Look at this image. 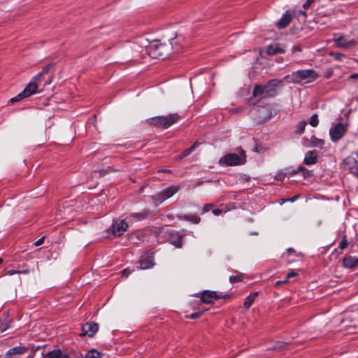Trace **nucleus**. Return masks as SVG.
<instances>
[{"mask_svg": "<svg viewBox=\"0 0 358 358\" xmlns=\"http://www.w3.org/2000/svg\"><path fill=\"white\" fill-rule=\"evenodd\" d=\"M173 48V45L170 40L169 43L154 41L147 46V52L152 58L165 59L171 55Z\"/></svg>", "mask_w": 358, "mask_h": 358, "instance_id": "nucleus-1", "label": "nucleus"}, {"mask_svg": "<svg viewBox=\"0 0 358 358\" xmlns=\"http://www.w3.org/2000/svg\"><path fill=\"white\" fill-rule=\"evenodd\" d=\"M318 77L319 74L314 69H303L293 71L285 76L284 80L294 84H308L315 81Z\"/></svg>", "mask_w": 358, "mask_h": 358, "instance_id": "nucleus-2", "label": "nucleus"}, {"mask_svg": "<svg viewBox=\"0 0 358 358\" xmlns=\"http://www.w3.org/2000/svg\"><path fill=\"white\" fill-rule=\"evenodd\" d=\"M237 153L228 154L220 159V164L225 166H237L244 164L246 162L245 151L239 148Z\"/></svg>", "mask_w": 358, "mask_h": 358, "instance_id": "nucleus-3", "label": "nucleus"}, {"mask_svg": "<svg viewBox=\"0 0 358 358\" xmlns=\"http://www.w3.org/2000/svg\"><path fill=\"white\" fill-rule=\"evenodd\" d=\"M180 116L177 113L169 114L166 116H157L147 120V122L155 127L166 129L176 122Z\"/></svg>", "mask_w": 358, "mask_h": 358, "instance_id": "nucleus-4", "label": "nucleus"}, {"mask_svg": "<svg viewBox=\"0 0 358 358\" xmlns=\"http://www.w3.org/2000/svg\"><path fill=\"white\" fill-rule=\"evenodd\" d=\"M180 189V187L177 185H173L170 186L166 189H164L159 193L156 194L153 196V199L156 203H162L167 199L171 198L172 196H173L176 193L178 192Z\"/></svg>", "mask_w": 358, "mask_h": 358, "instance_id": "nucleus-5", "label": "nucleus"}, {"mask_svg": "<svg viewBox=\"0 0 358 358\" xmlns=\"http://www.w3.org/2000/svg\"><path fill=\"white\" fill-rule=\"evenodd\" d=\"M38 89V85L36 82H30L26 87L24 89L23 91H22L18 95L10 99V101L12 102H16L22 99L27 98L30 96L31 95L34 94L36 92Z\"/></svg>", "mask_w": 358, "mask_h": 358, "instance_id": "nucleus-6", "label": "nucleus"}, {"mask_svg": "<svg viewBox=\"0 0 358 358\" xmlns=\"http://www.w3.org/2000/svg\"><path fill=\"white\" fill-rule=\"evenodd\" d=\"M197 296H199L201 301L205 303H211L214 300L222 299L224 297H229L227 295L222 296L217 294L216 292L206 290L202 293L197 294Z\"/></svg>", "mask_w": 358, "mask_h": 358, "instance_id": "nucleus-7", "label": "nucleus"}, {"mask_svg": "<svg viewBox=\"0 0 358 358\" xmlns=\"http://www.w3.org/2000/svg\"><path fill=\"white\" fill-rule=\"evenodd\" d=\"M345 131L346 129L343 123H337L329 130V135L331 141L334 142L339 141L345 134Z\"/></svg>", "mask_w": 358, "mask_h": 358, "instance_id": "nucleus-8", "label": "nucleus"}, {"mask_svg": "<svg viewBox=\"0 0 358 358\" xmlns=\"http://www.w3.org/2000/svg\"><path fill=\"white\" fill-rule=\"evenodd\" d=\"M333 41L335 43V45L340 48H349L355 45L356 41L353 39L348 40L345 36L340 34H334Z\"/></svg>", "mask_w": 358, "mask_h": 358, "instance_id": "nucleus-9", "label": "nucleus"}, {"mask_svg": "<svg viewBox=\"0 0 358 358\" xmlns=\"http://www.w3.org/2000/svg\"><path fill=\"white\" fill-rule=\"evenodd\" d=\"M128 227L127 223L124 220H117L110 227L111 233L120 236L124 234Z\"/></svg>", "mask_w": 358, "mask_h": 358, "instance_id": "nucleus-10", "label": "nucleus"}, {"mask_svg": "<svg viewBox=\"0 0 358 358\" xmlns=\"http://www.w3.org/2000/svg\"><path fill=\"white\" fill-rule=\"evenodd\" d=\"M98 329V324L93 322H87L83 326L81 335L92 337L97 332Z\"/></svg>", "mask_w": 358, "mask_h": 358, "instance_id": "nucleus-11", "label": "nucleus"}, {"mask_svg": "<svg viewBox=\"0 0 358 358\" xmlns=\"http://www.w3.org/2000/svg\"><path fill=\"white\" fill-rule=\"evenodd\" d=\"M151 214H152V213L150 210H143V211L139 212V213H131L129 215H128L126 217V220H127L128 221H131V222H139V221H142V220L146 219Z\"/></svg>", "mask_w": 358, "mask_h": 358, "instance_id": "nucleus-12", "label": "nucleus"}, {"mask_svg": "<svg viewBox=\"0 0 358 358\" xmlns=\"http://www.w3.org/2000/svg\"><path fill=\"white\" fill-rule=\"evenodd\" d=\"M282 83L281 80L273 79L269 80L266 85H265L266 87V96H273L276 94V89L277 87Z\"/></svg>", "mask_w": 358, "mask_h": 358, "instance_id": "nucleus-13", "label": "nucleus"}, {"mask_svg": "<svg viewBox=\"0 0 358 358\" xmlns=\"http://www.w3.org/2000/svg\"><path fill=\"white\" fill-rule=\"evenodd\" d=\"M169 240L176 248H180L182 247V236L178 231H170L169 233Z\"/></svg>", "mask_w": 358, "mask_h": 358, "instance_id": "nucleus-14", "label": "nucleus"}, {"mask_svg": "<svg viewBox=\"0 0 358 358\" xmlns=\"http://www.w3.org/2000/svg\"><path fill=\"white\" fill-rule=\"evenodd\" d=\"M317 162V152L316 150H310L305 154L303 164L306 165H312Z\"/></svg>", "mask_w": 358, "mask_h": 358, "instance_id": "nucleus-15", "label": "nucleus"}, {"mask_svg": "<svg viewBox=\"0 0 358 358\" xmlns=\"http://www.w3.org/2000/svg\"><path fill=\"white\" fill-rule=\"evenodd\" d=\"M292 17L291 13L288 10L286 11L276 22V27L280 29L286 27L290 23Z\"/></svg>", "mask_w": 358, "mask_h": 358, "instance_id": "nucleus-16", "label": "nucleus"}, {"mask_svg": "<svg viewBox=\"0 0 358 358\" xmlns=\"http://www.w3.org/2000/svg\"><path fill=\"white\" fill-rule=\"evenodd\" d=\"M343 164L345 167L350 170L351 172L357 171L358 162L357 159L353 157H348L343 160Z\"/></svg>", "mask_w": 358, "mask_h": 358, "instance_id": "nucleus-17", "label": "nucleus"}, {"mask_svg": "<svg viewBox=\"0 0 358 358\" xmlns=\"http://www.w3.org/2000/svg\"><path fill=\"white\" fill-rule=\"evenodd\" d=\"M358 266V258L356 257L346 256L343 259V266L346 268H354Z\"/></svg>", "mask_w": 358, "mask_h": 358, "instance_id": "nucleus-18", "label": "nucleus"}, {"mask_svg": "<svg viewBox=\"0 0 358 358\" xmlns=\"http://www.w3.org/2000/svg\"><path fill=\"white\" fill-rule=\"evenodd\" d=\"M266 52L268 55H274L276 54L285 52V49L279 43H273L267 47Z\"/></svg>", "mask_w": 358, "mask_h": 358, "instance_id": "nucleus-19", "label": "nucleus"}, {"mask_svg": "<svg viewBox=\"0 0 358 358\" xmlns=\"http://www.w3.org/2000/svg\"><path fill=\"white\" fill-rule=\"evenodd\" d=\"M154 265V258L152 256H147L142 257L139 260V268L141 269H148L152 267Z\"/></svg>", "mask_w": 358, "mask_h": 358, "instance_id": "nucleus-20", "label": "nucleus"}, {"mask_svg": "<svg viewBox=\"0 0 358 358\" xmlns=\"http://www.w3.org/2000/svg\"><path fill=\"white\" fill-rule=\"evenodd\" d=\"M28 351V348L24 346H17L10 349L6 354L7 358H10L12 355H23Z\"/></svg>", "mask_w": 358, "mask_h": 358, "instance_id": "nucleus-21", "label": "nucleus"}, {"mask_svg": "<svg viewBox=\"0 0 358 358\" xmlns=\"http://www.w3.org/2000/svg\"><path fill=\"white\" fill-rule=\"evenodd\" d=\"M176 217L179 220H183L190 222L193 224H199L201 221L200 217L195 214L192 215H177Z\"/></svg>", "mask_w": 358, "mask_h": 358, "instance_id": "nucleus-22", "label": "nucleus"}, {"mask_svg": "<svg viewBox=\"0 0 358 358\" xmlns=\"http://www.w3.org/2000/svg\"><path fill=\"white\" fill-rule=\"evenodd\" d=\"M266 91L265 85H256L253 89L252 95L255 98L266 97Z\"/></svg>", "mask_w": 358, "mask_h": 358, "instance_id": "nucleus-23", "label": "nucleus"}, {"mask_svg": "<svg viewBox=\"0 0 358 358\" xmlns=\"http://www.w3.org/2000/svg\"><path fill=\"white\" fill-rule=\"evenodd\" d=\"M258 296V292H252L251 293L245 300V302L243 303L244 307L246 309H249L250 307L253 303L254 301Z\"/></svg>", "mask_w": 358, "mask_h": 358, "instance_id": "nucleus-24", "label": "nucleus"}, {"mask_svg": "<svg viewBox=\"0 0 358 358\" xmlns=\"http://www.w3.org/2000/svg\"><path fill=\"white\" fill-rule=\"evenodd\" d=\"M78 355V358H102L101 354L94 349L88 351L85 355V357H83L81 354H79Z\"/></svg>", "mask_w": 358, "mask_h": 358, "instance_id": "nucleus-25", "label": "nucleus"}, {"mask_svg": "<svg viewBox=\"0 0 358 358\" xmlns=\"http://www.w3.org/2000/svg\"><path fill=\"white\" fill-rule=\"evenodd\" d=\"M60 350H54L45 354H43V358H59L62 355Z\"/></svg>", "mask_w": 358, "mask_h": 358, "instance_id": "nucleus-26", "label": "nucleus"}, {"mask_svg": "<svg viewBox=\"0 0 358 358\" xmlns=\"http://www.w3.org/2000/svg\"><path fill=\"white\" fill-rule=\"evenodd\" d=\"M310 143L311 145L313 147H322L324 145V141L313 136L310 138Z\"/></svg>", "mask_w": 358, "mask_h": 358, "instance_id": "nucleus-27", "label": "nucleus"}, {"mask_svg": "<svg viewBox=\"0 0 358 358\" xmlns=\"http://www.w3.org/2000/svg\"><path fill=\"white\" fill-rule=\"evenodd\" d=\"M243 280V274H238L236 275H231L229 277V281L231 283L239 282Z\"/></svg>", "mask_w": 358, "mask_h": 358, "instance_id": "nucleus-28", "label": "nucleus"}, {"mask_svg": "<svg viewBox=\"0 0 358 358\" xmlns=\"http://www.w3.org/2000/svg\"><path fill=\"white\" fill-rule=\"evenodd\" d=\"M52 66H53L52 64H48V65H46L45 66H44L43 68L42 71L36 76L35 79L38 80L41 77V75L48 73L49 72V71L50 70V69L52 68Z\"/></svg>", "mask_w": 358, "mask_h": 358, "instance_id": "nucleus-29", "label": "nucleus"}, {"mask_svg": "<svg viewBox=\"0 0 358 358\" xmlns=\"http://www.w3.org/2000/svg\"><path fill=\"white\" fill-rule=\"evenodd\" d=\"M309 124L313 127H315L318 125L319 124V120H318V116L317 114H313L310 120H309Z\"/></svg>", "mask_w": 358, "mask_h": 358, "instance_id": "nucleus-30", "label": "nucleus"}, {"mask_svg": "<svg viewBox=\"0 0 358 358\" xmlns=\"http://www.w3.org/2000/svg\"><path fill=\"white\" fill-rule=\"evenodd\" d=\"M199 145V143L198 142H195L191 147H189V148L186 149L185 150L183 151V156H188L189 155H190L195 149Z\"/></svg>", "mask_w": 358, "mask_h": 358, "instance_id": "nucleus-31", "label": "nucleus"}, {"mask_svg": "<svg viewBox=\"0 0 358 358\" xmlns=\"http://www.w3.org/2000/svg\"><path fill=\"white\" fill-rule=\"evenodd\" d=\"M306 124L307 122L304 120L299 122L298 124L296 132L299 134L303 133Z\"/></svg>", "mask_w": 358, "mask_h": 358, "instance_id": "nucleus-32", "label": "nucleus"}, {"mask_svg": "<svg viewBox=\"0 0 358 358\" xmlns=\"http://www.w3.org/2000/svg\"><path fill=\"white\" fill-rule=\"evenodd\" d=\"M348 245V242L347 236L345 235H344L342 237V240H341V241L339 243V248L341 250H343V249H345L347 247Z\"/></svg>", "mask_w": 358, "mask_h": 358, "instance_id": "nucleus-33", "label": "nucleus"}, {"mask_svg": "<svg viewBox=\"0 0 358 358\" xmlns=\"http://www.w3.org/2000/svg\"><path fill=\"white\" fill-rule=\"evenodd\" d=\"M206 310H201V311H198L196 313H192V315H187V317L188 318H190V319H192V320H195V319H197L199 317H200L202 314L206 311Z\"/></svg>", "mask_w": 358, "mask_h": 358, "instance_id": "nucleus-34", "label": "nucleus"}, {"mask_svg": "<svg viewBox=\"0 0 358 358\" xmlns=\"http://www.w3.org/2000/svg\"><path fill=\"white\" fill-rule=\"evenodd\" d=\"M10 327V322H6L5 324H0V332L3 333L6 331Z\"/></svg>", "mask_w": 358, "mask_h": 358, "instance_id": "nucleus-35", "label": "nucleus"}, {"mask_svg": "<svg viewBox=\"0 0 358 358\" xmlns=\"http://www.w3.org/2000/svg\"><path fill=\"white\" fill-rule=\"evenodd\" d=\"M212 207H213V204H211V203H207V204L204 205L203 207L202 208V210H201L202 214H204V213L208 212L211 209Z\"/></svg>", "mask_w": 358, "mask_h": 358, "instance_id": "nucleus-36", "label": "nucleus"}, {"mask_svg": "<svg viewBox=\"0 0 358 358\" xmlns=\"http://www.w3.org/2000/svg\"><path fill=\"white\" fill-rule=\"evenodd\" d=\"M287 175V173H278L276 176H275V178L278 180H282L285 176Z\"/></svg>", "mask_w": 358, "mask_h": 358, "instance_id": "nucleus-37", "label": "nucleus"}, {"mask_svg": "<svg viewBox=\"0 0 358 358\" xmlns=\"http://www.w3.org/2000/svg\"><path fill=\"white\" fill-rule=\"evenodd\" d=\"M131 273V271L128 268H125L122 271V275L124 278H127Z\"/></svg>", "mask_w": 358, "mask_h": 358, "instance_id": "nucleus-38", "label": "nucleus"}, {"mask_svg": "<svg viewBox=\"0 0 358 358\" xmlns=\"http://www.w3.org/2000/svg\"><path fill=\"white\" fill-rule=\"evenodd\" d=\"M44 240H45V236H43L41 238H40L38 240H37L34 243V246L37 247V246H39L41 245H42L44 242Z\"/></svg>", "mask_w": 358, "mask_h": 358, "instance_id": "nucleus-39", "label": "nucleus"}, {"mask_svg": "<svg viewBox=\"0 0 358 358\" xmlns=\"http://www.w3.org/2000/svg\"><path fill=\"white\" fill-rule=\"evenodd\" d=\"M59 358H78V355H71L62 353V355H61V357Z\"/></svg>", "mask_w": 358, "mask_h": 358, "instance_id": "nucleus-40", "label": "nucleus"}, {"mask_svg": "<svg viewBox=\"0 0 358 358\" xmlns=\"http://www.w3.org/2000/svg\"><path fill=\"white\" fill-rule=\"evenodd\" d=\"M331 55H333L336 60H341L344 57V55L342 53H332Z\"/></svg>", "mask_w": 358, "mask_h": 358, "instance_id": "nucleus-41", "label": "nucleus"}, {"mask_svg": "<svg viewBox=\"0 0 358 358\" xmlns=\"http://www.w3.org/2000/svg\"><path fill=\"white\" fill-rule=\"evenodd\" d=\"M286 173H287V175L294 176L297 173V171H296V169L291 170L289 168H287L286 169Z\"/></svg>", "mask_w": 358, "mask_h": 358, "instance_id": "nucleus-42", "label": "nucleus"}, {"mask_svg": "<svg viewBox=\"0 0 358 358\" xmlns=\"http://www.w3.org/2000/svg\"><path fill=\"white\" fill-rule=\"evenodd\" d=\"M314 1V0H306V1L303 3V8L304 9H307L310 7V4Z\"/></svg>", "mask_w": 358, "mask_h": 358, "instance_id": "nucleus-43", "label": "nucleus"}, {"mask_svg": "<svg viewBox=\"0 0 358 358\" xmlns=\"http://www.w3.org/2000/svg\"><path fill=\"white\" fill-rule=\"evenodd\" d=\"M296 171H297V173L299 172H307L308 173V170L306 169L304 166H298L296 169Z\"/></svg>", "mask_w": 358, "mask_h": 358, "instance_id": "nucleus-44", "label": "nucleus"}, {"mask_svg": "<svg viewBox=\"0 0 358 358\" xmlns=\"http://www.w3.org/2000/svg\"><path fill=\"white\" fill-rule=\"evenodd\" d=\"M297 275V273L294 271H291L289 272V273H287V276H286V278L287 280H289V279L293 278V277H295Z\"/></svg>", "mask_w": 358, "mask_h": 358, "instance_id": "nucleus-45", "label": "nucleus"}, {"mask_svg": "<svg viewBox=\"0 0 358 358\" xmlns=\"http://www.w3.org/2000/svg\"><path fill=\"white\" fill-rule=\"evenodd\" d=\"M288 282V280H287V278H285V279L284 280H278L275 282V285L276 287H279L280 285H282V284H285V283H287Z\"/></svg>", "mask_w": 358, "mask_h": 358, "instance_id": "nucleus-46", "label": "nucleus"}, {"mask_svg": "<svg viewBox=\"0 0 358 358\" xmlns=\"http://www.w3.org/2000/svg\"><path fill=\"white\" fill-rule=\"evenodd\" d=\"M21 271H17V270H9L7 271L6 274L8 275H14L15 273H20Z\"/></svg>", "mask_w": 358, "mask_h": 358, "instance_id": "nucleus-47", "label": "nucleus"}, {"mask_svg": "<svg viewBox=\"0 0 358 358\" xmlns=\"http://www.w3.org/2000/svg\"><path fill=\"white\" fill-rule=\"evenodd\" d=\"M222 210H220V209H218V208H216V209H213L212 210V213L215 215H219L222 213Z\"/></svg>", "mask_w": 358, "mask_h": 358, "instance_id": "nucleus-48", "label": "nucleus"}, {"mask_svg": "<svg viewBox=\"0 0 358 358\" xmlns=\"http://www.w3.org/2000/svg\"><path fill=\"white\" fill-rule=\"evenodd\" d=\"M350 79H358V73L351 74L349 77Z\"/></svg>", "mask_w": 358, "mask_h": 358, "instance_id": "nucleus-49", "label": "nucleus"}, {"mask_svg": "<svg viewBox=\"0 0 358 358\" xmlns=\"http://www.w3.org/2000/svg\"><path fill=\"white\" fill-rule=\"evenodd\" d=\"M302 174H303V176L304 177H308V176H310V171H308V173H307V172H303V173H302Z\"/></svg>", "mask_w": 358, "mask_h": 358, "instance_id": "nucleus-50", "label": "nucleus"}, {"mask_svg": "<svg viewBox=\"0 0 358 358\" xmlns=\"http://www.w3.org/2000/svg\"><path fill=\"white\" fill-rule=\"evenodd\" d=\"M186 157V156H183V152H182L178 157V159H182L183 158Z\"/></svg>", "mask_w": 358, "mask_h": 358, "instance_id": "nucleus-51", "label": "nucleus"}, {"mask_svg": "<svg viewBox=\"0 0 358 358\" xmlns=\"http://www.w3.org/2000/svg\"><path fill=\"white\" fill-rule=\"evenodd\" d=\"M186 157V156H183V152H182L178 157V159H182L183 158Z\"/></svg>", "mask_w": 358, "mask_h": 358, "instance_id": "nucleus-52", "label": "nucleus"}, {"mask_svg": "<svg viewBox=\"0 0 358 358\" xmlns=\"http://www.w3.org/2000/svg\"><path fill=\"white\" fill-rule=\"evenodd\" d=\"M299 13L303 15H304V16H306V13L305 11L300 10Z\"/></svg>", "mask_w": 358, "mask_h": 358, "instance_id": "nucleus-53", "label": "nucleus"}, {"mask_svg": "<svg viewBox=\"0 0 358 358\" xmlns=\"http://www.w3.org/2000/svg\"><path fill=\"white\" fill-rule=\"evenodd\" d=\"M161 171H162V172H163V173H168V172H170V171H169V170H168V169H162V170H161Z\"/></svg>", "mask_w": 358, "mask_h": 358, "instance_id": "nucleus-54", "label": "nucleus"}, {"mask_svg": "<svg viewBox=\"0 0 358 358\" xmlns=\"http://www.w3.org/2000/svg\"><path fill=\"white\" fill-rule=\"evenodd\" d=\"M296 199V196H294V197H292V198L289 199V200L290 201H294Z\"/></svg>", "mask_w": 358, "mask_h": 358, "instance_id": "nucleus-55", "label": "nucleus"}, {"mask_svg": "<svg viewBox=\"0 0 358 358\" xmlns=\"http://www.w3.org/2000/svg\"><path fill=\"white\" fill-rule=\"evenodd\" d=\"M282 348V343H279L278 346H275V348Z\"/></svg>", "mask_w": 358, "mask_h": 358, "instance_id": "nucleus-56", "label": "nucleus"}, {"mask_svg": "<svg viewBox=\"0 0 358 358\" xmlns=\"http://www.w3.org/2000/svg\"><path fill=\"white\" fill-rule=\"evenodd\" d=\"M287 251H288L289 252H293V251H294V250H293V248H288V249H287Z\"/></svg>", "mask_w": 358, "mask_h": 358, "instance_id": "nucleus-57", "label": "nucleus"}, {"mask_svg": "<svg viewBox=\"0 0 358 358\" xmlns=\"http://www.w3.org/2000/svg\"><path fill=\"white\" fill-rule=\"evenodd\" d=\"M255 151L259 152L258 147L256 146L255 148Z\"/></svg>", "mask_w": 358, "mask_h": 358, "instance_id": "nucleus-58", "label": "nucleus"}, {"mask_svg": "<svg viewBox=\"0 0 358 358\" xmlns=\"http://www.w3.org/2000/svg\"><path fill=\"white\" fill-rule=\"evenodd\" d=\"M356 157L358 158V150L355 152Z\"/></svg>", "mask_w": 358, "mask_h": 358, "instance_id": "nucleus-59", "label": "nucleus"}, {"mask_svg": "<svg viewBox=\"0 0 358 358\" xmlns=\"http://www.w3.org/2000/svg\"><path fill=\"white\" fill-rule=\"evenodd\" d=\"M3 262V259L0 258V264Z\"/></svg>", "mask_w": 358, "mask_h": 358, "instance_id": "nucleus-60", "label": "nucleus"}, {"mask_svg": "<svg viewBox=\"0 0 358 358\" xmlns=\"http://www.w3.org/2000/svg\"><path fill=\"white\" fill-rule=\"evenodd\" d=\"M20 273H27V271H21Z\"/></svg>", "mask_w": 358, "mask_h": 358, "instance_id": "nucleus-61", "label": "nucleus"}, {"mask_svg": "<svg viewBox=\"0 0 358 358\" xmlns=\"http://www.w3.org/2000/svg\"><path fill=\"white\" fill-rule=\"evenodd\" d=\"M357 101H358V98H357Z\"/></svg>", "mask_w": 358, "mask_h": 358, "instance_id": "nucleus-62", "label": "nucleus"}, {"mask_svg": "<svg viewBox=\"0 0 358 358\" xmlns=\"http://www.w3.org/2000/svg\"><path fill=\"white\" fill-rule=\"evenodd\" d=\"M357 247H358V243H357Z\"/></svg>", "mask_w": 358, "mask_h": 358, "instance_id": "nucleus-63", "label": "nucleus"}]
</instances>
